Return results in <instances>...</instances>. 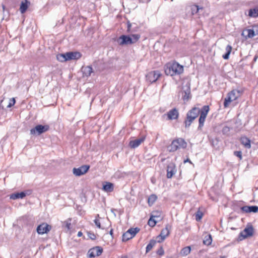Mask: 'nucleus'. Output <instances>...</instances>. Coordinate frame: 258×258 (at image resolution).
Returning a JSON list of instances; mask_svg holds the SVG:
<instances>
[{"label":"nucleus","instance_id":"6","mask_svg":"<svg viewBox=\"0 0 258 258\" xmlns=\"http://www.w3.org/2000/svg\"><path fill=\"white\" fill-rule=\"evenodd\" d=\"M81 56L82 55L79 52H69L58 55L57 58V59L60 61H65L72 59H78L81 57Z\"/></svg>","mask_w":258,"mask_h":258},{"label":"nucleus","instance_id":"23","mask_svg":"<svg viewBox=\"0 0 258 258\" xmlns=\"http://www.w3.org/2000/svg\"><path fill=\"white\" fill-rule=\"evenodd\" d=\"M177 150V139L174 140L171 144L167 147L169 152H174Z\"/></svg>","mask_w":258,"mask_h":258},{"label":"nucleus","instance_id":"35","mask_svg":"<svg viewBox=\"0 0 258 258\" xmlns=\"http://www.w3.org/2000/svg\"><path fill=\"white\" fill-rule=\"evenodd\" d=\"M195 216L196 221H200L203 216V213L202 211L199 210L196 212V213L195 214Z\"/></svg>","mask_w":258,"mask_h":258},{"label":"nucleus","instance_id":"5","mask_svg":"<svg viewBox=\"0 0 258 258\" xmlns=\"http://www.w3.org/2000/svg\"><path fill=\"white\" fill-rule=\"evenodd\" d=\"M164 72L167 76H175L177 74V62L174 60L167 62L164 66Z\"/></svg>","mask_w":258,"mask_h":258},{"label":"nucleus","instance_id":"53","mask_svg":"<svg viewBox=\"0 0 258 258\" xmlns=\"http://www.w3.org/2000/svg\"><path fill=\"white\" fill-rule=\"evenodd\" d=\"M109 234L113 237V229H111L110 231H109Z\"/></svg>","mask_w":258,"mask_h":258},{"label":"nucleus","instance_id":"13","mask_svg":"<svg viewBox=\"0 0 258 258\" xmlns=\"http://www.w3.org/2000/svg\"><path fill=\"white\" fill-rule=\"evenodd\" d=\"M169 230L168 229V226L167 225L165 228L161 230L160 234L157 237V241L158 242H162L165 239V238L169 235Z\"/></svg>","mask_w":258,"mask_h":258},{"label":"nucleus","instance_id":"42","mask_svg":"<svg viewBox=\"0 0 258 258\" xmlns=\"http://www.w3.org/2000/svg\"><path fill=\"white\" fill-rule=\"evenodd\" d=\"M98 218H99V214H97V216H96V218L94 219V222L95 223L97 227H98V228H101V224L99 220L97 219Z\"/></svg>","mask_w":258,"mask_h":258},{"label":"nucleus","instance_id":"45","mask_svg":"<svg viewBox=\"0 0 258 258\" xmlns=\"http://www.w3.org/2000/svg\"><path fill=\"white\" fill-rule=\"evenodd\" d=\"M234 154L239 157L240 160L242 159V153L241 151H235Z\"/></svg>","mask_w":258,"mask_h":258},{"label":"nucleus","instance_id":"11","mask_svg":"<svg viewBox=\"0 0 258 258\" xmlns=\"http://www.w3.org/2000/svg\"><path fill=\"white\" fill-rule=\"evenodd\" d=\"M103 252V248L100 246H95L90 249L88 252V257L90 258L95 257L100 255Z\"/></svg>","mask_w":258,"mask_h":258},{"label":"nucleus","instance_id":"18","mask_svg":"<svg viewBox=\"0 0 258 258\" xmlns=\"http://www.w3.org/2000/svg\"><path fill=\"white\" fill-rule=\"evenodd\" d=\"M102 189L107 192H112L114 189L113 184L109 182H105L103 184Z\"/></svg>","mask_w":258,"mask_h":258},{"label":"nucleus","instance_id":"24","mask_svg":"<svg viewBox=\"0 0 258 258\" xmlns=\"http://www.w3.org/2000/svg\"><path fill=\"white\" fill-rule=\"evenodd\" d=\"M248 16L252 18L258 17V7L249 9L248 11Z\"/></svg>","mask_w":258,"mask_h":258},{"label":"nucleus","instance_id":"34","mask_svg":"<svg viewBox=\"0 0 258 258\" xmlns=\"http://www.w3.org/2000/svg\"><path fill=\"white\" fill-rule=\"evenodd\" d=\"M212 242V237L211 235H208L206 236H205L204 240L203 243L205 245H209L211 244Z\"/></svg>","mask_w":258,"mask_h":258},{"label":"nucleus","instance_id":"59","mask_svg":"<svg viewBox=\"0 0 258 258\" xmlns=\"http://www.w3.org/2000/svg\"><path fill=\"white\" fill-rule=\"evenodd\" d=\"M173 0H171V1H173Z\"/></svg>","mask_w":258,"mask_h":258},{"label":"nucleus","instance_id":"10","mask_svg":"<svg viewBox=\"0 0 258 258\" xmlns=\"http://www.w3.org/2000/svg\"><path fill=\"white\" fill-rule=\"evenodd\" d=\"M161 74L159 71H153L149 72L146 75V79L151 83L155 82L161 76Z\"/></svg>","mask_w":258,"mask_h":258},{"label":"nucleus","instance_id":"14","mask_svg":"<svg viewBox=\"0 0 258 258\" xmlns=\"http://www.w3.org/2000/svg\"><path fill=\"white\" fill-rule=\"evenodd\" d=\"M241 210L244 213H257L258 206H244L240 208Z\"/></svg>","mask_w":258,"mask_h":258},{"label":"nucleus","instance_id":"52","mask_svg":"<svg viewBox=\"0 0 258 258\" xmlns=\"http://www.w3.org/2000/svg\"><path fill=\"white\" fill-rule=\"evenodd\" d=\"M83 235V233L81 231H79L77 234L78 237H81Z\"/></svg>","mask_w":258,"mask_h":258},{"label":"nucleus","instance_id":"27","mask_svg":"<svg viewBox=\"0 0 258 258\" xmlns=\"http://www.w3.org/2000/svg\"><path fill=\"white\" fill-rule=\"evenodd\" d=\"M140 230V228L138 227L131 228L126 231L130 234V235L132 236L133 238L136 235V234L139 232Z\"/></svg>","mask_w":258,"mask_h":258},{"label":"nucleus","instance_id":"51","mask_svg":"<svg viewBox=\"0 0 258 258\" xmlns=\"http://www.w3.org/2000/svg\"><path fill=\"white\" fill-rule=\"evenodd\" d=\"M15 103V100L14 98H13V103L12 104L10 103L8 105V107H11V106L14 105Z\"/></svg>","mask_w":258,"mask_h":258},{"label":"nucleus","instance_id":"26","mask_svg":"<svg viewBox=\"0 0 258 258\" xmlns=\"http://www.w3.org/2000/svg\"><path fill=\"white\" fill-rule=\"evenodd\" d=\"M157 199V197L155 194L151 195L148 199V203L149 206H152Z\"/></svg>","mask_w":258,"mask_h":258},{"label":"nucleus","instance_id":"31","mask_svg":"<svg viewBox=\"0 0 258 258\" xmlns=\"http://www.w3.org/2000/svg\"><path fill=\"white\" fill-rule=\"evenodd\" d=\"M156 243V241L153 239H152L150 241L149 243L147 244L146 248V252H148L150 251L153 247L155 245Z\"/></svg>","mask_w":258,"mask_h":258},{"label":"nucleus","instance_id":"2","mask_svg":"<svg viewBox=\"0 0 258 258\" xmlns=\"http://www.w3.org/2000/svg\"><path fill=\"white\" fill-rule=\"evenodd\" d=\"M181 93L184 103L191 99L190 83L188 79H184L182 81Z\"/></svg>","mask_w":258,"mask_h":258},{"label":"nucleus","instance_id":"37","mask_svg":"<svg viewBox=\"0 0 258 258\" xmlns=\"http://www.w3.org/2000/svg\"><path fill=\"white\" fill-rule=\"evenodd\" d=\"M132 238L133 237L131 236V235H130V234L127 231H126L125 233L123 234L122 236V240L123 241H126L130 240V239H132Z\"/></svg>","mask_w":258,"mask_h":258},{"label":"nucleus","instance_id":"17","mask_svg":"<svg viewBox=\"0 0 258 258\" xmlns=\"http://www.w3.org/2000/svg\"><path fill=\"white\" fill-rule=\"evenodd\" d=\"M30 3L28 0H23L21 2L20 7V11L21 14H24L27 11Z\"/></svg>","mask_w":258,"mask_h":258},{"label":"nucleus","instance_id":"43","mask_svg":"<svg viewBox=\"0 0 258 258\" xmlns=\"http://www.w3.org/2000/svg\"><path fill=\"white\" fill-rule=\"evenodd\" d=\"M87 235L89 238L92 240H95L96 238L95 234L91 231H88Z\"/></svg>","mask_w":258,"mask_h":258},{"label":"nucleus","instance_id":"15","mask_svg":"<svg viewBox=\"0 0 258 258\" xmlns=\"http://www.w3.org/2000/svg\"><path fill=\"white\" fill-rule=\"evenodd\" d=\"M176 172L175 165L173 162H170L167 167V177L170 178Z\"/></svg>","mask_w":258,"mask_h":258},{"label":"nucleus","instance_id":"29","mask_svg":"<svg viewBox=\"0 0 258 258\" xmlns=\"http://www.w3.org/2000/svg\"><path fill=\"white\" fill-rule=\"evenodd\" d=\"M206 117L207 116L200 114V117L199 118L198 130H201L202 128L203 127Z\"/></svg>","mask_w":258,"mask_h":258},{"label":"nucleus","instance_id":"55","mask_svg":"<svg viewBox=\"0 0 258 258\" xmlns=\"http://www.w3.org/2000/svg\"><path fill=\"white\" fill-rule=\"evenodd\" d=\"M183 161L187 162V161H190V160L188 158H187L186 159L184 160Z\"/></svg>","mask_w":258,"mask_h":258},{"label":"nucleus","instance_id":"39","mask_svg":"<svg viewBox=\"0 0 258 258\" xmlns=\"http://www.w3.org/2000/svg\"><path fill=\"white\" fill-rule=\"evenodd\" d=\"M153 216H152L149 219L148 224L150 227H154L156 225L157 222L153 218Z\"/></svg>","mask_w":258,"mask_h":258},{"label":"nucleus","instance_id":"44","mask_svg":"<svg viewBox=\"0 0 258 258\" xmlns=\"http://www.w3.org/2000/svg\"><path fill=\"white\" fill-rule=\"evenodd\" d=\"M156 253L160 256L164 255V251L163 247L162 246H160L159 248H158V249L157 250Z\"/></svg>","mask_w":258,"mask_h":258},{"label":"nucleus","instance_id":"9","mask_svg":"<svg viewBox=\"0 0 258 258\" xmlns=\"http://www.w3.org/2000/svg\"><path fill=\"white\" fill-rule=\"evenodd\" d=\"M90 165H83L79 167H74L73 173L76 176H80L86 173L90 168Z\"/></svg>","mask_w":258,"mask_h":258},{"label":"nucleus","instance_id":"20","mask_svg":"<svg viewBox=\"0 0 258 258\" xmlns=\"http://www.w3.org/2000/svg\"><path fill=\"white\" fill-rule=\"evenodd\" d=\"M82 70L83 75L86 77L90 76L91 74L93 73V69L90 66L83 67Z\"/></svg>","mask_w":258,"mask_h":258},{"label":"nucleus","instance_id":"12","mask_svg":"<svg viewBox=\"0 0 258 258\" xmlns=\"http://www.w3.org/2000/svg\"><path fill=\"white\" fill-rule=\"evenodd\" d=\"M51 229V226L46 223L38 225L37 227V232L39 234H43L48 233Z\"/></svg>","mask_w":258,"mask_h":258},{"label":"nucleus","instance_id":"54","mask_svg":"<svg viewBox=\"0 0 258 258\" xmlns=\"http://www.w3.org/2000/svg\"><path fill=\"white\" fill-rule=\"evenodd\" d=\"M116 211V209H112L111 210V211L112 213H113L114 214V215H115V216H116L115 214L114 213V211Z\"/></svg>","mask_w":258,"mask_h":258},{"label":"nucleus","instance_id":"58","mask_svg":"<svg viewBox=\"0 0 258 258\" xmlns=\"http://www.w3.org/2000/svg\"><path fill=\"white\" fill-rule=\"evenodd\" d=\"M188 163H189V164H192V162H188Z\"/></svg>","mask_w":258,"mask_h":258},{"label":"nucleus","instance_id":"21","mask_svg":"<svg viewBox=\"0 0 258 258\" xmlns=\"http://www.w3.org/2000/svg\"><path fill=\"white\" fill-rule=\"evenodd\" d=\"M240 142L246 149H250L251 147L250 140L246 137H242L240 139Z\"/></svg>","mask_w":258,"mask_h":258},{"label":"nucleus","instance_id":"28","mask_svg":"<svg viewBox=\"0 0 258 258\" xmlns=\"http://www.w3.org/2000/svg\"><path fill=\"white\" fill-rule=\"evenodd\" d=\"M209 111V106L208 105H204L200 110V112L199 114L207 116Z\"/></svg>","mask_w":258,"mask_h":258},{"label":"nucleus","instance_id":"30","mask_svg":"<svg viewBox=\"0 0 258 258\" xmlns=\"http://www.w3.org/2000/svg\"><path fill=\"white\" fill-rule=\"evenodd\" d=\"M191 251V247L190 246H186L183 248L180 251V254L182 256H186L188 255Z\"/></svg>","mask_w":258,"mask_h":258},{"label":"nucleus","instance_id":"3","mask_svg":"<svg viewBox=\"0 0 258 258\" xmlns=\"http://www.w3.org/2000/svg\"><path fill=\"white\" fill-rule=\"evenodd\" d=\"M140 37V35L138 34H132L130 36L122 35L119 38L121 40L119 44L120 45L132 44L137 42Z\"/></svg>","mask_w":258,"mask_h":258},{"label":"nucleus","instance_id":"46","mask_svg":"<svg viewBox=\"0 0 258 258\" xmlns=\"http://www.w3.org/2000/svg\"><path fill=\"white\" fill-rule=\"evenodd\" d=\"M131 27H132V24L129 21H128L127 23V32L128 33L132 32Z\"/></svg>","mask_w":258,"mask_h":258},{"label":"nucleus","instance_id":"56","mask_svg":"<svg viewBox=\"0 0 258 258\" xmlns=\"http://www.w3.org/2000/svg\"><path fill=\"white\" fill-rule=\"evenodd\" d=\"M220 258H226V256H221Z\"/></svg>","mask_w":258,"mask_h":258},{"label":"nucleus","instance_id":"8","mask_svg":"<svg viewBox=\"0 0 258 258\" xmlns=\"http://www.w3.org/2000/svg\"><path fill=\"white\" fill-rule=\"evenodd\" d=\"M253 227L252 225L245 228L244 229L239 233L238 238V240L241 241L247 237L252 236L253 234Z\"/></svg>","mask_w":258,"mask_h":258},{"label":"nucleus","instance_id":"50","mask_svg":"<svg viewBox=\"0 0 258 258\" xmlns=\"http://www.w3.org/2000/svg\"><path fill=\"white\" fill-rule=\"evenodd\" d=\"M253 28H254L256 34L258 35V25H253Z\"/></svg>","mask_w":258,"mask_h":258},{"label":"nucleus","instance_id":"32","mask_svg":"<svg viewBox=\"0 0 258 258\" xmlns=\"http://www.w3.org/2000/svg\"><path fill=\"white\" fill-rule=\"evenodd\" d=\"M232 47L228 45L226 47V52L223 55V58L225 59H227L229 57V55L231 53Z\"/></svg>","mask_w":258,"mask_h":258},{"label":"nucleus","instance_id":"22","mask_svg":"<svg viewBox=\"0 0 258 258\" xmlns=\"http://www.w3.org/2000/svg\"><path fill=\"white\" fill-rule=\"evenodd\" d=\"M25 197L24 192L21 191L20 192H15L12 194L10 196V198L12 200H16L18 199H23Z\"/></svg>","mask_w":258,"mask_h":258},{"label":"nucleus","instance_id":"57","mask_svg":"<svg viewBox=\"0 0 258 258\" xmlns=\"http://www.w3.org/2000/svg\"><path fill=\"white\" fill-rule=\"evenodd\" d=\"M256 57H255L254 58V61H255V60H256Z\"/></svg>","mask_w":258,"mask_h":258},{"label":"nucleus","instance_id":"25","mask_svg":"<svg viewBox=\"0 0 258 258\" xmlns=\"http://www.w3.org/2000/svg\"><path fill=\"white\" fill-rule=\"evenodd\" d=\"M71 218H69L67 220L62 222V227L67 229V231H69L71 229Z\"/></svg>","mask_w":258,"mask_h":258},{"label":"nucleus","instance_id":"19","mask_svg":"<svg viewBox=\"0 0 258 258\" xmlns=\"http://www.w3.org/2000/svg\"><path fill=\"white\" fill-rule=\"evenodd\" d=\"M166 115L167 116V119L169 120L176 119L177 118V110L176 108H174L170 110Z\"/></svg>","mask_w":258,"mask_h":258},{"label":"nucleus","instance_id":"40","mask_svg":"<svg viewBox=\"0 0 258 258\" xmlns=\"http://www.w3.org/2000/svg\"><path fill=\"white\" fill-rule=\"evenodd\" d=\"M232 99H233L232 98ZM233 101L231 99V97H229V96H227L226 98H225L224 101V106L225 107H226L228 106L229 103Z\"/></svg>","mask_w":258,"mask_h":258},{"label":"nucleus","instance_id":"38","mask_svg":"<svg viewBox=\"0 0 258 258\" xmlns=\"http://www.w3.org/2000/svg\"><path fill=\"white\" fill-rule=\"evenodd\" d=\"M248 34L246 37L251 38L253 37L256 34L254 29H247Z\"/></svg>","mask_w":258,"mask_h":258},{"label":"nucleus","instance_id":"1","mask_svg":"<svg viewBox=\"0 0 258 258\" xmlns=\"http://www.w3.org/2000/svg\"><path fill=\"white\" fill-rule=\"evenodd\" d=\"M187 17H192L195 19L199 18L203 13L204 8L197 5H190L185 8Z\"/></svg>","mask_w":258,"mask_h":258},{"label":"nucleus","instance_id":"49","mask_svg":"<svg viewBox=\"0 0 258 258\" xmlns=\"http://www.w3.org/2000/svg\"><path fill=\"white\" fill-rule=\"evenodd\" d=\"M23 192H24V194H25V195L26 197L27 195H31L32 193V190H26L25 191H23Z\"/></svg>","mask_w":258,"mask_h":258},{"label":"nucleus","instance_id":"16","mask_svg":"<svg viewBox=\"0 0 258 258\" xmlns=\"http://www.w3.org/2000/svg\"><path fill=\"white\" fill-rule=\"evenodd\" d=\"M145 139V137H142L139 139L131 141L130 142V146L132 148H136L141 145V144L144 141Z\"/></svg>","mask_w":258,"mask_h":258},{"label":"nucleus","instance_id":"36","mask_svg":"<svg viewBox=\"0 0 258 258\" xmlns=\"http://www.w3.org/2000/svg\"><path fill=\"white\" fill-rule=\"evenodd\" d=\"M231 128V127H230L228 126H224L222 130V133L223 135L228 136Z\"/></svg>","mask_w":258,"mask_h":258},{"label":"nucleus","instance_id":"7","mask_svg":"<svg viewBox=\"0 0 258 258\" xmlns=\"http://www.w3.org/2000/svg\"><path fill=\"white\" fill-rule=\"evenodd\" d=\"M49 130V126L47 124L37 125L35 127L32 128L30 130V134L34 135L36 134L40 135L42 133H45Z\"/></svg>","mask_w":258,"mask_h":258},{"label":"nucleus","instance_id":"47","mask_svg":"<svg viewBox=\"0 0 258 258\" xmlns=\"http://www.w3.org/2000/svg\"><path fill=\"white\" fill-rule=\"evenodd\" d=\"M183 72V67L178 63V75L182 73Z\"/></svg>","mask_w":258,"mask_h":258},{"label":"nucleus","instance_id":"48","mask_svg":"<svg viewBox=\"0 0 258 258\" xmlns=\"http://www.w3.org/2000/svg\"><path fill=\"white\" fill-rule=\"evenodd\" d=\"M76 0H66L67 5H72Z\"/></svg>","mask_w":258,"mask_h":258},{"label":"nucleus","instance_id":"4","mask_svg":"<svg viewBox=\"0 0 258 258\" xmlns=\"http://www.w3.org/2000/svg\"><path fill=\"white\" fill-rule=\"evenodd\" d=\"M200 109L198 107H194L189 110L186 114V119L184 121L185 127H188L192 121L198 116Z\"/></svg>","mask_w":258,"mask_h":258},{"label":"nucleus","instance_id":"41","mask_svg":"<svg viewBox=\"0 0 258 258\" xmlns=\"http://www.w3.org/2000/svg\"><path fill=\"white\" fill-rule=\"evenodd\" d=\"M228 96L231 97V98H233L231 99L232 101H234L237 98V96H236V91L235 90L231 91L230 93H228Z\"/></svg>","mask_w":258,"mask_h":258},{"label":"nucleus","instance_id":"33","mask_svg":"<svg viewBox=\"0 0 258 258\" xmlns=\"http://www.w3.org/2000/svg\"><path fill=\"white\" fill-rule=\"evenodd\" d=\"M187 146V143L182 138H178V148L185 149Z\"/></svg>","mask_w":258,"mask_h":258}]
</instances>
